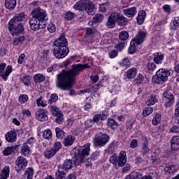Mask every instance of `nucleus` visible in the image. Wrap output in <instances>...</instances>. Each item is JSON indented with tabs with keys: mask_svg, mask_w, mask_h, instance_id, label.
Wrapping results in <instances>:
<instances>
[{
	"mask_svg": "<svg viewBox=\"0 0 179 179\" xmlns=\"http://www.w3.org/2000/svg\"><path fill=\"white\" fill-rule=\"evenodd\" d=\"M87 68H90V66L87 64H78L73 65L72 69L69 71L63 70L57 76V87L62 90H69V89H72L75 76H78L83 69H87Z\"/></svg>",
	"mask_w": 179,
	"mask_h": 179,
	"instance_id": "f257e3e1",
	"label": "nucleus"
},
{
	"mask_svg": "<svg viewBox=\"0 0 179 179\" xmlns=\"http://www.w3.org/2000/svg\"><path fill=\"white\" fill-rule=\"evenodd\" d=\"M26 14L24 13L16 14L8 22V29L10 34H12V36H19V34H23V32L24 31L23 24H18L17 27L16 24L19 23V22H26Z\"/></svg>",
	"mask_w": 179,
	"mask_h": 179,
	"instance_id": "f03ea898",
	"label": "nucleus"
},
{
	"mask_svg": "<svg viewBox=\"0 0 179 179\" xmlns=\"http://www.w3.org/2000/svg\"><path fill=\"white\" fill-rule=\"evenodd\" d=\"M89 153H90V143L80 147L76 156L73 158L75 166H79L80 163H85L86 156H89Z\"/></svg>",
	"mask_w": 179,
	"mask_h": 179,
	"instance_id": "7ed1b4c3",
	"label": "nucleus"
},
{
	"mask_svg": "<svg viewBox=\"0 0 179 179\" xmlns=\"http://www.w3.org/2000/svg\"><path fill=\"white\" fill-rule=\"evenodd\" d=\"M76 10H80L81 12L85 10L90 15H94V4L89 0L78 1L73 6Z\"/></svg>",
	"mask_w": 179,
	"mask_h": 179,
	"instance_id": "20e7f679",
	"label": "nucleus"
},
{
	"mask_svg": "<svg viewBox=\"0 0 179 179\" xmlns=\"http://www.w3.org/2000/svg\"><path fill=\"white\" fill-rule=\"evenodd\" d=\"M170 71L166 69H160L157 72L155 76L152 77V82L158 85H163L164 82H167L169 76H170Z\"/></svg>",
	"mask_w": 179,
	"mask_h": 179,
	"instance_id": "39448f33",
	"label": "nucleus"
},
{
	"mask_svg": "<svg viewBox=\"0 0 179 179\" xmlns=\"http://www.w3.org/2000/svg\"><path fill=\"white\" fill-rule=\"evenodd\" d=\"M72 160L66 159L62 165L58 166V171L56 172V179L65 178L68 170H71L73 167Z\"/></svg>",
	"mask_w": 179,
	"mask_h": 179,
	"instance_id": "423d86ee",
	"label": "nucleus"
},
{
	"mask_svg": "<svg viewBox=\"0 0 179 179\" xmlns=\"http://www.w3.org/2000/svg\"><path fill=\"white\" fill-rule=\"evenodd\" d=\"M110 163L114 166L117 164L120 167H124L127 164V152L121 151L118 157L115 154L113 155L110 157Z\"/></svg>",
	"mask_w": 179,
	"mask_h": 179,
	"instance_id": "0eeeda50",
	"label": "nucleus"
},
{
	"mask_svg": "<svg viewBox=\"0 0 179 179\" xmlns=\"http://www.w3.org/2000/svg\"><path fill=\"white\" fill-rule=\"evenodd\" d=\"M108 141H110V136L107 134L103 133L96 134L93 138L94 146H97L99 148L106 146L107 143H108Z\"/></svg>",
	"mask_w": 179,
	"mask_h": 179,
	"instance_id": "6e6552de",
	"label": "nucleus"
},
{
	"mask_svg": "<svg viewBox=\"0 0 179 179\" xmlns=\"http://www.w3.org/2000/svg\"><path fill=\"white\" fill-rule=\"evenodd\" d=\"M53 54L57 59H62V58H65L69 54V48L65 46H55Z\"/></svg>",
	"mask_w": 179,
	"mask_h": 179,
	"instance_id": "1a4fd4ad",
	"label": "nucleus"
},
{
	"mask_svg": "<svg viewBox=\"0 0 179 179\" xmlns=\"http://www.w3.org/2000/svg\"><path fill=\"white\" fill-rule=\"evenodd\" d=\"M164 97V107L169 108L174 105V95L171 92L166 91L162 94Z\"/></svg>",
	"mask_w": 179,
	"mask_h": 179,
	"instance_id": "9d476101",
	"label": "nucleus"
},
{
	"mask_svg": "<svg viewBox=\"0 0 179 179\" xmlns=\"http://www.w3.org/2000/svg\"><path fill=\"white\" fill-rule=\"evenodd\" d=\"M31 15L32 17L38 19V20H41V22H44V20H45V17H47V12L40 7L34 8L31 11Z\"/></svg>",
	"mask_w": 179,
	"mask_h": 179,
	"instance_id": "9b49d317",
	"label": "nucleus"
},
{
	"mask_svg": "<svg viewBox=\"0 0 179 179\" xmlns=\"http://www.w3.org/2000/svg\"><path fill=\"white\" fill-rule=\"evenodd\" d=\"M5 68L6 71H5ZM12 72V66H8L6 67V63L1 62L0 64V77L4 80H8V76L10 75Z\"/></svg>",
	"mask_w": 179,
	"mask_h": 179,
	"instance_id": "f8f14e48",
	"label": "nucleus"
},
{
	"mask_svg": "<svg viewBox=\"0 0 179 179\" xmlns=\"http://www.w3.org/2000/svg\"><path fill=\"white\" fill-rule=\"evenodd\" d=\"M27 159L23 156H20L15 161V170L17 173H20L22 170H24L27 167L28 164Z\"/></svg>",
	"mask_w": 179,
	"mask_h": 179,
	"instance_id": "ddd939ff",
	"label": "nucleus"
},
{
	"mask_svg": "<svg viewBox=\"0 0 179 179\" xmlns=\"http://www.w3.org/2000/svg\"><path fill=\"white\" fill-rule=\"evenodd\" d=\"M120 15L121 14L118 12H112L106 22V26L108 29H113V27H115V24L118 22V19Z\"/></svg>",
	"mask_w": 179,
	"mask_h": 179,
	"instance_id": "4468645a",
	"label": "nucleus"
},
{
	"mask_svg": "<svg viewBox=\"0 0 179 179\" xmlns=\"http://www.w3.org/2000/svg\"><path fill=\"white\" fill-rule=\"evenodd\" d=\"M50 111H51L52 115L57 117L55 119V122H57V124H61L64 122V115L61 110H59V108H58L57 106H50Z\"/></svg>",
	"mask_w": 179,
	"mask_h": 179,
	"instance_id": "2eb2a0df",
	"label": "nucleus"
},
{
	"mask_svg": "<svg viewBox=\"0 0 179 179\" xmlns=\"http://www.w3.org/2000/svg\"><path fill=\"white\" fill-rule=\"evenodd\" d=\"M41 22L43 21H41L37 18H34V17H30L29 20V23L31 30H34V31H37V30H40V29H41V24H40Z\"/></svg>",
	"mask_w": 179,
	"mask_h": 179,
	"instance_id": "dca6fc26",
	"label": "nucleus"
},
{
	"mask_svg": "<svg viewBox=\"0 0 179 179\" xmlns=\"http://www.w3.org/2000/svg\"><path fill=\"white\" fill-rule=\"evenodd\" d=\"M35 115L36 120L41 122H44V121H47V120H48V115H47V113H45V110L44 109H39L36 112Z\"/></svg>",
	"mask_w": 179,
	"mask_h": 179,
	"instance_id": "f3484780",
	"label": "nucleus"
},
{
	"mask_svg": "<svg viewBox=\"0 0 179 179\" xmlns=\"http://www.w3.org/2000/svg\"><path fill=\"white\" fill-rule=\"evenodd\" d=\"M55 47H68V41L65 35H61L59 38L54 41Z\"/></svg>",
	"mask_w": 179,
	"mask_h": 179,
	"instance_id": "a211bd4d",
	"label": "nucleus"
},
{
	"mask_svg": "<svg viewBox=\"0 0 179 179\" xmlns=\"http://www.w3.org/2000/svg\"><path fill=\"white\" fill-rule=\"evenodd\" d=\"M146 38V32L143 31H138L134 39H132L133 41H135L136 44H142Z\"/></svg>",
	"mask_w": 179,
	"mask_h": 179,
	"instance_id": "6ab92c4d",
	"label": "nucleus"
},
{
	"mask_svg": "<svg viewBox=\"0 0 179 179\" xmlns=\"http://www.w3.org/2000/svg\"><path fill=\"white\" fill-rule=\"evenodd\" d=\"M31 153V150H30V145L27 144H23L21 147L20 154L22 156L25 157H29Z\"/></svg>",
	"mask_w": 179,
	"mask_h": 179,
	"instance_id": "aec40b11",
	"label": "nucleus"
},
{
	"mask_svg": "<svg viewBox=\"0 0 179 179\" xmlns=\"http://www.w3.org/2000/svg\"><path fill=\"white\" fill-rule=\"evenodd\" d=\"M142 145L143 146L141 149V153L143 155H147V153H149V152H150V148H149V141H148V138L146 137L143 138V142Z\"/></svg>",
	"mask_w": 179,
	"mask_h": 179,
	"instance_id": "412c9836",
	"label": "nucleus"
},
{
	"mask_svg": "<svg viewBox=\"0 0 179 179\" xmlns=\"http://www.w3.org/2000/svg\"><path fill=\"white\" fill-rule=\"evenodd\" d=\"M16 138H17V134L15 131H10L6 134V141L7 142H16Z\"/></svg>",
	"mask_w": 179,
	"mask_h": 179,
	"instance_id": "4be33fe9",
	"label": "nucleus"
},
{
	"mask_svg": "<svg viewBox=\"0 0 179 179\" xmlns=\"http://www.w3.org/2000/svg\"><path fill=\"white\" fill-rule=\"evenodd\" d=\"M123 13L125 16H127V17H134V16L136 15V7L124 9Z\"/></svg>",
	"mask_w": 179,
	"mask_h": 179,
	"instance_id": "5701e85b",
	"label": "nucleus"
},
{
	"mask_svg": "<svg viewBox=\"0 0 179 179\" xmlns=\"http://www.w3.org/2000/svg\"><path fill=\"white\" fill-rule=\"evenodd\" d=\"M178 171V167L176 165H169L164 168L165 173H168L169 176H174L175 173H177Z\"/></svg>",
	"mask_w": 179,
	"mask_h": 179,
	"instance_id": "b1692460",
	"label": "nucleus"
},
{
	"mask_svg": "<svg viewBox=\"0 0 179 179\" xmlns=\"http://www.w3.org/2000/svg\"><path fill=\"white\" fill-rule=\"evenodd\" d=\"M145 19H146V11L145 10L139 11L136 18L138 24H143V22H145Z\"/></svg>",
	"mask_w": 179,
	"mask_h": 179,
	"instance_id": "393cba45",
	"label": "nucleus"
},
{
	"mask_svg": "<svg viewBox=\"0 0 179 179\" xmlns=\"http://www.w3.org/2000/svg\"><path fill=\"white\" fill-rule=\"evenodd\" d=\"M171 145L173 150H179V136H173L171 138Z\"/></svg>",
	"mask_w": 179,
	"mask_h": 179,
	"instance_id": "a878e982",
	"label": "nucleus"
},
{
	"mask_svg": "<svg viewBox=\"0 0 179 179\" xmlns=\"http://www.w3.org/2000/svg\"><path fill=\"white\" fill-rule=\"evenodd\" d=\"M136 73H138V69L133 67L127 71L126 76L127 79H134L136 76Z\"/></svg>",
	"mask_w": 179,
	"mask_h": 179,
	"instance_id": "bb28decb",
	"label": "nucleus"
},
{
	"mask_svg": "<svg viewBox=\"0 0 179 179\" xmlns=\"http://www.w3.org/2000/svg\"><path fill=\"white\" fill-rule=\"evenodd\" d=\"M73 142H75V136L72 135H69L64 140L63 143L64 146H72V145H73Z\"/></svg>",
	"mask_w": 179,
	"mask_h": 179,
	"instance_id": "cd10ccee",
	"label": "nucleus"
},
{
	"mask_svg": "<svg viewBox=\"0 0 179 179\" xmlns=\"http://www.w3.org/2000/svg\"><path fill=\"white\" fill-rule=\"evenodd\" d=\"M16 0H6L5 1V6L6 9L9 10H12L16 8Z\"/></svg>",
	"mask_w": 179,
	"mask_h": 179,
	"instance_id": "c85d7f7f",
	"label": "nucleus"
},
{
	"mask_svg": "<svg viewBox=\"0 0 179 179\" xmlns=\"http://www.w3.org/2000/svg\"><path fill=\"white\" fill-rule=\"evenodd\" d=\"M100 120L101 121H104V120H107V115H106V113L96 114L94 115L92 122L97 123L100 121Z\"/></svg>",
	"mask_w": 179,
	"mask_h": 179,
	"instance_id": "c756f323",
	"label": "nucleus"
},
{
	"mask_svg": "<svg viewBox=\"0 0 179 179\" xmlns=\"http://www.w3.org/2000/svg\"><path fill=\"white\" fill-rule=\"evenodd\" d=\"M143 177V176L140 172L133 171L126 177V179H142Z\"/></svg>",
	"mask_w": 179,
	"mask_h": 179,
	"instance_id": "7c9ffc66",
	"label": "nucleus"
},
{
	"mask_svg": "<svg viewBox=\"0 0 179 179\" xmlns=\"http://www.w3.org/2000/svg\"><path fill=\"white\" fill-rule=\"evenodd\" d=\"M24 40H25V38L24 36H18L17 38H15L13 40V45H14V47H17V45H22Z\"/></svg>",
	"mask_w": 179,
	"mask_h": 179,
	"instance_id": "2f4dec72",
	"label": "nucleus"
},
{
	"mask_svg": "<svg viewBox=\"0 0 179 179\" xmlns=\"http://www.w3.org/2000/svg\"><path fill=\"white\" fill-rule=\"evenodd\" d=\"M34 175V170L33 168H27L24 172V179H33V176Z\"/></svg>",
	"mask_w": 179,
	"mask_h": 179,
	"instance_id": "473e14b6",
	"label": "nucleus"
},
{
	"mask_svg": "<svg viewBox=\"0 0 179 179\" xmlns=\"http://www.w3.org/2000/svg\"><path fill=\"white\" fill-rule=\"evenodd\" d=\"M117 23L118 26H127L128 24V19L124 17L122 14H120Z\"/></svg>",
	"mask_w": 179,
	"mask_h": 179,
	"instance_id": "72a5a7b5",
	"label": "nucleus"
},
{
	"mask_svg": "<svg viewBox=\"0 0 179 179\" xmlns=\"http://www.w3.org/2000/svg\"><path fill=\"white\" fill-rule=\"evenodd\" d=\"M34 80L35 82V83H41L43 82H44V80H45V76L43 74H36L34 76Z\"/></svg>",
	"mask_w": 179,
	"mask_h": 179,
	"instance_id": "f704fd0d",
	"label": "nucleus"
},
{
	"mask_svg": "<svg viewBox=\"0 0 179 179\" xmlns=\"http://www.w3.org/2000/svg\"><path fill=\"white\" fill-rule=\"evenodd\" d=\"M10 171L9 166H5L0 175V179H7L9 177Z\"/></svg>",
	"mask_w": 179,
	"mask_h": 179,
	"instance_id": "c9c22d12",
	"label": "nucleus"
},
{
	"mask_svg": "<svg viewBox=\"0 0 179 179\" xmlns=\"http://www.w3.org/2000/svg\"><path fill=\"white\" fill-rule=\"evenodd\" d=\"M161 121H162V115L159 113H156L152 118V125H155V126L159 125Z\"/></svg>",
	"mask_w": 179,
	"mask_h": 179,
	"instance_id": "e433bc0d",
	"label": "nucleus"
},
{
	"mask_svg": "<svg viewBox=\"0 0 179 179\" xmlns=\"http://www.w3.org/2000/svg\"><path fill=\"white\" fill-rule=\"evenodd\" d=\"M55 155H57V152L52 149L49 150H45L43 152V155L45 156V159H51V158L54 157V156H55Z\"/></svg>",
	"mask_w": 179,
	"mask_h": 179,
	"instance_id": "4c0bfd02",
	"label": "nucleus"
},
{
	"mask_svg": "<svg viewBox=\"0 0 179 179\" xmlns=\"http://www.w3.org/2000/svg\"><path fill=\"white\" fill-rule=\"evenodd\" d=\"M110 8V2L107 1L106 3H102L99 4V12H106L107 10Z\"/></svg>",
	"mask_w": 179,
	"mask_h": 179,
	"instance_id": "58836bf2",
	"label": "nucleus"
},
{
	"mask_svg": "<svg viewBox=\"0 0 179 179\" xmlns=\"http://www.w3.org/2000/svg\"><path fill=\"white\" fill-rule=\"evenodd\" d=\"M158 100L156 98V95H151L146 102L147 106H155V103H157Z\"/></svg>",
	"mask_w": 179,
	"mask_h": 179,
	"instance_id": "ea45409f",
	"label": "nucleus"
},
{
	"mask_svg": "<svg viewBox=\"0 0 179 179\" xmlns=\"http://www.w3.org/2000/svg\"><path fill=\"white\" fill-rule=\"evenodd\" d=\"M15 147H7L5 150H3V155L4 156H9V155H12V153H13V152H15Z\"/></svg>",
	"mask_w": 179,
	"mask_h": 179,
	"instance_id": "a19ab883",
	"label": "nucleus"
},
{
	"mask_svg": "<svg viewBox=\"0 0 179 179\" xmlns=\"http://www.w3.org/2000/svg\"><path fill=\"white\" fill-rule=\"evenodd\" d=\"M55 132H56V136L59 139H63L64 136H65V132L64 131V130H62L59 127H57L55 129Z\"/></svg>",
	"mask_w": 179,
	"mask_h": 179,
	"instance_id": "79ce46f5",
	"label": "nucleus"
},
{
	"mask_svg": "<svg viewBox=\"0 0 179 179\" xmlns=\"http://www.w3.org/2000/svg\"><path fill=\"white\" fill-rule=\"evenodd\" d=\"M156 64H155L154 62H149L146 65L148 73H152L153 71L156 69Z\"/></svg>",
	"mask_w": 179,
	"mask_h": 179,
	"instance_id": "37998d69",
	"label": "nucleus"
},
{
	"mask_svg": "<svg viewBox=\"0 0 179 179\" xmlns=\"http://www.w3.org/2000/svg\"><path fill=\"white\" fill-rule=\"evenodd\" d=\"M108 127L112 128V129H115L118 127V122L114 119H108Z\"/></svg>",
	"mask_w": 179,
	"mask_h": 179,
	"instance_id": "c03bdc74",
	"label": "nucleus"
},
{
	"mask_svg": "<svg viewBox=\"0 0 179 179\" xmlns=\"http://www.w3.org/2000/svg\"><path fill=\"white\" fill-rule=\"evenodd\" d=\"M129 37V34L127 31H122L119 34V38L122 41H125V40H128V38Z\"/></svg>",
	"mask_w": 179,
	"mask_h": 179,
	"instance_id": "a18cd8bd",
	"label": "nucleus"
},
{
	"mask_svg": "<svg viewBox=\"0 0 179 179\" xmlns=\"http://www.w3.org/2000/svg\"><path fill=\"white\" fill-rule=\"evenodd\" d=\"M136 43L131 41L130 43V47L129 48V54H135L136 52Z\"/></svg>",
	"mask_w": 179,
	"mask_h": 179,
	"instance_id": "49530a36",
	"label": "nucleus"
},
{
	"mask_svg": "<svg viewBox=\"0 0 179 179\" xmlns=\"http://www.w3.org/2000/svg\"><path fill=\"white\" fill-rule=\"evenodd\" d=\"M164 58V56L162 53L157 52L154 57V62L155 64H162V60Z\"/></svg>",
	"mask_w": 179,
	"mask_h": 179,
	"instance_id": "de8ad7c7",
	"label": "nucleus"
},
{
	"mask_svg": "<svg viewBox=\"0 0 179 179\" xmlns=\"http://www.w3.org/2000/svg\"><path fill=\"white\" fill-rule=\"evenodd\" d=\"M43 137L44 139H51V138H52V131H51L50 129L45 130L43 134Z\"/></svg>",
	"mask_w": 179,
	"mask_h": 179,
	"instance_id": "09e8293b",
	"label": "nucleus"
},
{
	"mask_svg": "<svg viewBox=\"0 0 179 179\" xmlns=\"http://www.w3.org/2000/svg\"><path fill=\"white\" fill-rule=\"evenodd\" d=\"M153 113V108L152 107H145L143 111V117H148V115H150Z\"/></svg>",
	"mask_w": 179,
	"mask_h": 179,
	"instance_id": "8fccbe9b",
	"label": "nucleus"
},
{
	"mask_svg": "<svg viewBox=\"0 0 179 179\" xmlns=\"http://www.w3.org/2000/svg\"><path fill=\"white\" fill-rule=\"evenodd\" d=\"M104 19V15L102 14H96L93 18L94 23H100Z\"/></svg>",
	"mask_w": 179,
	"mask_h": 179,
	"instance_id": "3c124183",
	"label": "nucleus"
},
{
	"mask_svg": "<svg viewBox=\"0 0 179 179\" xmlns=\"http://www.w3.org/2000/svg\"><path fill=\"white\" fill-rule=\"evenodd\" d=\"M29 101V96L27 94L20 95L19 96V101L21 103V104H24V103H26V101Z\"/></svg>",
	"mask_w": 179,
	"mask_h": 179,
	"instance_id": "603ef678",
	"label": "nucleus"
},
{
	"mask_svg": "<svg viewBox=\"0 0 179 179\" xmlns=\"http://www.w3.org/2000/svg\"><path fill=\"white\" fill-rule=\"evenodd\" d=\"M36 104L38 107L41 106V107H45V106H47V103L44 102V101L43 100V96L39 97L37 100H36Z\"/></svg>",
	"mask_w": 179,
	"mask_h": 179,
	"instance_id": "864d4df0",
	"label": "nucleus"
},
{
	"mask_svg": "<svg viewBox=\"0 0 179 179\" xmlns=\"http://www.w3.org/2000/svg\"><path fill=\"white\" fill-rule=\"evenodd\" d=\"M30 79H31V78H30V76H25L22 77V82H23V83H24V85H25V86H29V85H30Z\"/></svg>",
	"mask_w": 179,
	"mask_h": 179,
	"instance_id": "5fc2aeb1",
	"label": "nucleus"
},
{
	"mask_svg": "<svg viewBox=\"0 0 179 179\" xmlns=\"http://www.w3.org/2000/svg\"><path fill=\"white\" fill-rule=\"evenodd\" d=\"M61 148H62V145L59 142H56L54 143V146L52 150L57 153V152H59V149H61Z\"/></svg>",
	"mask_w": 179,
	"mask_h": 179,
	"instance_id": "6e6d98bb",
	"label": "nucleus"
},
{
	"mask_svg": "<svg viewBox=\"0 0 179 179\" xmlns=\"http://www.w3.org/2000/svg\"><path fill=\"white\" fill-rule=\"evenodd\" d=\"M58 100V95L57 94H52L50 96V99L48 100V104H52Z\"/></svg>",
	"mask_w": 179,
	"mask_h": 179,
	"instance_id": "4d7b16f0",
	"label": "nucleus"
},
{
	"mask_svg": "<svg viewBox=\"0 0 179 179\" xmlns=\"http://www.w3.org/2000/svg\"><path fill=\"white\" fill-rule=\"evenodd\" d=\"M144 77L142 74H139L138 77L134 80V83H137L140 85V83H142L143 82Z\"/></svg>",
	"mask_w": 179,
	"mask_h": 179,
	"instance_id": "13d9d810",
	"label": "nucleus"
},
{
	"mask_svg": "<svg viewBox=\"0 0 179 179\" xmlns=\"http://www.w3.org/2000/svg\"><path fill=\"white\" fill-rule=\"evenodd\" d=\"M73 17H75V14H73V13H72V12H68L65 15V18L67 20H72V19H73Z\"/></svg>",
	"mask_w": 179,
	"mask_h": 179,
	"instance_id": "bf43d9fd",
	"label": "nucleus"
},
{
	"mask_svg": "<svg viewBox=\"0 0 179 179\" xmlns=\"http://www.w3.org/2000/svg\"><path fill=\"white\" fill-rule=\"evenodd\" d=\"M48 30L50 31V33H54V31L56 30L55 25L52 23H50L48 25Z\"/></svg>",
	"mask_w": 179,
	"mask_h": 179,
	"instance_id": "052dcab7",
	"label": "nucleus"
},
{
	"mask_svg": "<svg viewBox=\"0 0 179 179\" xmlns=\"http://www.w3.org/2000/svg\"><path fill=\"white\" fill-rule=\"evenodd\" d=\"M122 64L123 65V66L128 68V66H131V62L129 61V59L124 58V59H123V62H122Z\"/></svg>",
	"mask_w": 179,
	"mask_h": 179,
	"instance_id": "680f3d73",
	"label": "nucleus"
},
{
	"mask_svg": "<svg viewBox=\"0 0 179 179\" xmlns=\"http://www.w3.org/2000/svg\"><path fill=\"white\" fill-rule=\"evenodd\" d=\"M130 148L131 149H135L136 148H138V140L133 139L130 143Z\"/></svg>",
	"mask_w": 179,
	"mask_h": 179,
	"instance_id": "e2e57ef3",
	"label": "nucleus"
},
{
	"mask_svg": "<svg viewBox=\"0 0 179 179\" xmlns=\"http://www.w3.org/2000/svg\"><path fill=\"white\" fill-rule=\"evenodd\" d=\"M124 47H125V42L117 44L115 48L117 50V51H121Z\"/></svg>",
	"mask_w": 179,
	"mask_h": 179,
	"instance_id": "0e129e2a",
	"label": "nucleus"
},
{
	"mask_svg": "<svg viewBox=\"0 0 179 179\" xmlns=\"http://www.w3.org/2000/svg\"><path fill=\"white\" fill-rule=\"evenodd\" d=\"M169 132H172V134H178L179 133V127L177 126H173L171 128Z\"/></svg>",
	"mask_w": 179,
	"mask_h": 179,
	"instance_id": "69168bd1",
	"label": "nucleus"
},
{
	"mask_svg": "<svg viewBox=\"0 0 179 179\" xmlns=\"http://www.w3.org/2000/svg\"><path fill=\"white\" fill-rule=\"evenodd\" d=\"M25 57L26 55L24 54H21L18 57V60H17L18 64H23V61H24Z\"/></svg>",
	"mask_w": 179,
	"mask_h": 179,
	"instance_id": "338daca9",
	"label": "nucleus"
},
{
	"mask_svg": "<svg viewBox=\"0 0 179 179\" xmlns=\"http://www.w3.org/2000/svg\"><path fill=\"white\" fill-rule=\"evenodd\" d=\"M179 18L178 17H175L173 21V27H178L179 26V22H178Z\"/></svg>",
	"mask_w": 179,
	"mask_h": 179,
	"instance_id": "774afa93",
	"label": "nucleus"
}]
</instances>
